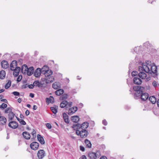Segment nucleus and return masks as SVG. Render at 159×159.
I'll use <instances>...</instances> for the list:
<instances>
[{
  "instance_id": "obj_41",
  "label": "nucleus",
  "mask_w": 159,
  "mask_h": 159,
  "mask_svg": "<svg viewBox=\"0 0 159 159\" xmlns=\"http://www.w3.org/2000/svg\"><path fill=\"white\" fill-rule=\"evenodd\" d=\"M39 81L38 80H36V81H35L34 83H33V84H34V86H37V87H38L39 84Z\"/></svg>"
},
{
  "instance_id": "obj_19",
  "label": "nucleus",
  "mask_w": 159,
  "mask_h": 159,
  "mask_svg": "<svg viewBox=\"0 0 159 159\" xmlns=\"http://www.w3.org/2000/svg\"><path fill=\"white\" fill-rule=\"evenodd\" d=\"M37 138L38 140L40 142L41 144H43L45 143L43 138L40 134H38L37 135Z\"/></svg>"
},
{
  "instance_id": "obj_39",
  "label": "nucleus",
  "mask_w": 159,
  "mask_h": 159,
  "mask_svg": "<svg viewBox=\"0 0 159 159\" xmlns=\"http://www.w3.org/2000/svg\"><path fill=\"white\" fill-rule=\"evenodd\" d=\"M59 86H58L57 83H54L52 84V87L55 89H57L58 88Z\"/></svg>"
},
{
  "instance_id": "obj_18",
  "label": "nucleus",
  "mask_w": 159,
  "mask_h": 159,
  "mask_svg": "<svg viewBox=\"0 0 159 159\" xmlns=\"http://www.w3.org/2000/svg\"><path fill=\"white\" fill-rule=\"evenodd\" d=\"M22 134L23 137L26 139H30V134L27 132L25 131L23 132Z\"/></svg>"
},
{
  "instance_id": "obj_32",
  "label": "nucleus",
  "mask_w": 159,
  "mask_h": 159,
  "mask_svg": "<svg viewBox=\"0 0 159 159\" xmlns=\"http://www.w3.org/2000/svg\"><path fill=\"white\" fill-rule=\"evenodd\" d=\"M143 45L145 47H146L148 48H149L152 47V45L150 43L148 42H147L144 43Z\"/></svg>"
},
{
  "instance_id": "obj_13",
  "label": "nucleus",
  "mask_w": 159,
  "mask_h": 159,
  "mask_svg": "<svg viewBox=\"0 0 159 159\" xmlns=\"http://www.w3.org/2000/svg\"><path fill=\"white\" fill-rule=\"evenodd\" d=\"M45 80L47 84H50L54 80V78L53 76L50 75L48 78H45Z\"/></svg>"
},
{
  "instance_id": "obj_11",
  "label": "nucleus",
  "mask_w": 159,
  "mask_h": 159,
  "mask_svg": "<svg viewBox=\"0 0 159 159\" xmlns=\"http://www.w3.org/2000/svg\"><path fill=\"white\" fill-rule=\"evenodd\" d=\"M143 71H144L143 70H139V71H140V72L138 74L139 76L142 79H145L147 77L146 74L145 73L142 72Z\"/></svg>"
},
{
  "instance_id": "obj_61",
  "label": "nucleus",
  "mask_w": 159,
  "mask_h": 159,
  "mask_svg": "<svg viewBox=\"0 0 159 159\" xmlns=\"http://www.w3.org/2000/svg\"><path fill=\"white\" fill-rule=\"evenodd\" d=\"M27 87V84H26L25 85H24L22 86V88L23 89H25Z\"/></svg>"
},
{
  "instance_id": "obj_31",
  "label": "nucleus",
  "mask_w": 159,
  "mask_h": 159,
  "mask_svg": "<svg viewBox=\"0 0 159 159\" xmlns=\"http://www.w3.org/2000/svg\"><path fill=\"white\" fill-rule=\"evenodd\" d=\"M149 101L153 104H155L156 102V99L154 96H150L149 98Z\"/></svg>"
},
{
  "instance_id": "obj_5",
  "label": "nucleus",
  "mask_w": 159,
  "mask_h": 159,
  "mask_svg": "<svg viewBox=\"0 0 159 159\" xmlns=\"http://www.w3.org/2000/svg\"><path fill=\"white\" fill-rule=\"evenodd\" d=\"M8 126L13 129H16L18 127V125L16 122L13 121L9 122Z\"/></svg>"
},
{
  "instance_id": "obj_50",
  "label": "nucleus",
  "mask_w": 159,
  "mask_h": 159,
  "mask_svg": "<svg viewBox=\"0 0 159 159\" xmlns=\"http://www.w3.org/2000/svg\"><path fill=\"white\" fill-rule=\"evenodd\" d=\"M152 84L153 86L155 88L157 86V83L155 81H154L152 82Z\"/></svg>"
},
{
  "instance_id": "obj_21",
  "label": "nucleus",
  "mask_w": 159,
  "mask_h": 159,
  "mask_svg": "<svg viewBox=\"0 0 159 159\" xmlns=\"http://www.w3.org/2000/svg\"><path fill=\"white\" fill-rule=\"evenodd\" d=\"M63 116L65 122L66 123L68 124L69 122V120L68 115L66 113H64L63 114Z\"/></svg>"
},
{
  "instance_id": "obj_10",
  "label": "nucleus",
  "mask_w": 159,
  "mask_h": 159,
  "mask_svg": "<svg viewBox=\"0 0 159 159\" xmlns=\"http://www.w3.org/2000/svg\"><path fill=\"white\" fill-rule=\"evenodd\" d=\"M88 134V131L84 129L82 130L80 137L81 138H85L87 137Z\"/></svg>"
},
{
  "instance_id": "obj_20",
  "label": "nucleus",
  "mask_w": 159,
  "mask_h": 159,
  "mask_svg": "<svg viewBox=\"0 0 159 159\" xmlns=\"http://www.w3.org/2000/svg\"><path fill=\"white\" fill-rule=\"evenodd\" d=\"M42 74H44L45 76V78L47 77L48 78L49 76L52 75V71L51 70H48L47 71L45 70V71Z\"/></svg>"
},
{
  "instance_id": "obj_48",
  "label": "nucleus",
  "mask_w": 159,
  "mask_h": 159,
  "mask_svg": "<svg viewBox=\"0 0 159 159\" xmlns=\"http://www.w3.org/2000/svg\"><path fill=\"white\" fill-rule=\"evenodd\" d=\"M72 128L74 130L77 129V124L73 125Z\"/></svg>"
},
{
  "instance_id": "obj_2",
  "label": "nucleus",
  "mask_w": 159,
  "mask_h": 159,
  "mask_svg": "<svg viewBox=\"0 0 159 159\" xmlns=\"http://www.w3.org/2000/svg\"><path fill=\"white\" fill-rule=\"evenodd\" d=\"M133 89L136 92L134 93V98H137L136 97L138 95V93H140L144 89L143 87L138 85L134 86Z\"/></svg>"
},
{
  "instance_id": "obj_33",
  "label": "nucleus",
  "mask_w": 159,
  "mask_h": 159,
  "mask_svg": "<svg viewBox=\"0 0 159 159\" xmlns=\"http://www.w3.org/2000/svg\"><path fill=\"white\" fill-rule=\"evenodd\" d=\"M11 81L10 80H8V82L6 83L5 86V89H8L11 86Z\"/></svg>"
},
{
  "instance_id": "obj_30",
  "label": "nucleus",
  "mask_w": 159,
  "mask_h": 159,
  "mask_svg": "<svg viewBox=\"0 0 159 159\" xmlns=\"http://www.w3.org/2000/svg\"><path fill=\"white\" fill-rule=\"evenodd\" d=\"M15 116V114L12 112H10L8 115L9 120H12Z\"/></svg>"
},
{
  "instance_id": "obj_29",
  "label": "nucleus",
  "mask_w": 159,
  "mask_h": 159,
  "mask_svg": "<svg viewBox=\"0 0 159 159\" xmlns=\"http://www.w3.org/2000/svg\"><path fill=\"white\" fill-rule=\"evenodd\" d=\"M64 90L62 89H59L55 92V94L58 96H60L63 93Z\"/></svg>"
},
{
  "instance_id": "obj_57",
  "label": "nucleus",
  "mask_w": 159,
  "mask_h": 159,
  "mask_svg": "<svg viewBox=\"0 0 159 159\" xmlns=\"http://www.w3.org/2000/svg\"><path fill=\"white\" fill-rule=\"evenodd\" d=\"M25 114L26 116H27L30 114V111L28 110H27L25 112Z\"/></svg>"
},
{
  "instance_id": "obj_47",
  "label": "nucleus",
  "mask_w": 159,
  "mask_h": 159,
  "mask_svg": "<svg viewBox=\"0 0 159 159\" xmlns=\"http://www.w3.org/2000/svg\"><path fill=\"white\" fill-rule=\"evenodd\" d=\"M81 130L80 131L79 129H77L76 131V134L78 135H80Z\"/></svg>"
},
{
  "instance_id": "obj_8",
  "label": "nucleus",
  "mask_w": 159,
  "mask_h": 159,
  "mask_svg": "<svg viewBox=\"0 0 159 159\" xmlns=\"http://www.w3.org/2000/svg\"><path fill=\"white\" fill-rule=\"evenodd\" d=\"M41 74H42L41 69L38 68L35 70L34 73V75L36 77H38L40 76Z\"/></svg>"
},
{
  "instance_id": "obj_1",
  "label": "nucleus",
  "mask_w": 159,
  "mask_h": 159,
  "mask_svg": "<svg viewBox=\"0 0 159 159\" xmlns=\"http://www.w3.org/2000/svg\"><path fill=\"white\" fill-rule=\"evenodd\" d=\"M151 62L149 61H147L146 63L143 64L142 66H139V70H143L147 73L150 74H153L154 75V77H156L157 75V67L155 65H152L149 64V63Z\"/></svg>"
},
{
  "instance_id": "obj_58",
  "label": "nucleus",
  "mask_w": 159,
  "mask_h": 159,
  "mask_svg": "<svg viewBox=\"0 0 159 159\" xmlns=\"http://www.w3.org/2000/svg\"><path fill=\"white\" fill-rule=\"evenodd\" d=\"M39 86H38V87L39 88H41L43 87V84L39 82Z\"/></svg>"
},
{
  "instance_id": "obj_15",
  "label": "nucleus",
  "mask_w": 159,
  "mask_h": 159,
  "mask_svg": "<svg viewBox=\"0 0 159 159\" xmlns=\"http://www.w3.org/2000/svg\"><path fill=\"white\" fill-rule=\"evenodd\" d=\"M34 68L33 66L30 67L27 70L26 73L28 75H31L33 73Z\"/></svg>"
},
{
  "instance_id": "obj_59",
  "label": "nucleus",
  "mask_w": 159,
  "mask_h": 159,
  "mask_svg": "<svg viewBox=\"0 0 159 159\" xmlns=\"http://www.w3.org/2000/svg\"><path fill=\"white\" fill-rule=\"evenodd\" d=\"M1 101L2 102H4L6 103H7L8 102L5 99H2Z\"/></svg>"
},
{
  "instance_id": "obj_54",
  "label": "nucleus",
  "mask_w": 159,
  "mask_h": 159,
  "mask_svg": "<svg viewBox=\"0 0 159 159\" xmlns=\"http://www.w3.org/2000/svg\"><path fill=\"white\" fill-rule=\"evenodd\" d=\"M79 159H87V158L85 155H84L81 157Z\"/></svg>"
},
{
  "instance_id": "obj_24",
  "label": "nucleus",
  "mask_w": 159,
  "mask_h": 159,
  "mask_svg": "<svg viewBox=\"0 0 159 159\" xmlns=\"http://www.w3.org/2000/svg\"><path fill=\"white\" fill-rule=\"evenodd\" d=\"M67 101L63 100L60 103V107L61 108L66 107V109H67Z\"/></svg>"
},
{
  "instance_id": "obj_7",
  "label": "nucleus",
  "mask_w": 159,
  "mask_h": 159,
  "mask_svg": "<svg viewBox=\"0 0 159 159\" xmlns=\"http://www.w3.org/2000/svg\"><path fill=\"white\" fill-rule=\"evenodd\" d=\"M39 147V144L37 142H33L30 144L31 148L34 150H37Z\"/></svg>"
},
{
  "instance_id": "obj_6",
  "label": "nucleus",
  "mask_w": 159,
  "mask_h": 159,
  "mask_svg": "<svg viewBox=\"0 0 159 159\" xmlns=\"http://www.w3.org/2000/svg\"><path fill=\"white\" fill-rule=\"evenodd\" d=\"M45 156V153L43 150H39L37 153V157L39 159H42Z\"/></svg>"
},
{
  "instance_id": "obj_22",
  "label": "nucleus",
  "mask_w": 159,
  "mask_h": 159,
  "mask_svg": "<svg viewBox=\"0 0 159 159\" xmlns=\"http://www.w3.org/2000/svg\"><path fill=\"white\" fill-rule=\"evenodd\" d=\"M6 74L5 71L2 70L0 71V79L1 80L4 79L5 77Z\"/></svg>"
},
{
  "instance_id": "obj_25",
  "label": "nucleus",
  "mask_w": 159,
  "mask_h": 159,
  "mask_svg": "<svg viewBox=\"0 0 159 159\" xmlns=\"http://www.w3.org/2000/svg\"><path fill=\"white\" fill-rule=\"evenodd\" d=\"M58 106L54 105V107H50V109L52 112L54 114H56L57 112Z\"/></svg>"
},
{
  "instance_id": "obj_60",
  "label": "nucleus",
  "mask_w": 159,
  "mask_h": 159,
  "mask_svg": "<svg viewBox=\"0 0 159 159\" xmlns=\"http://www.w3.org/2000/svg\"><path fill=\"white\" fill-rule=\"evenodd\" d=\"M29 96L31 98H33L34 97V93H30Z\"/></svg>"
},
{
  "instance_id": "obj_64",
  "label": "nucleus",
  "mask_w": 159,
  "mask_h": 159,
  "mask_svg": "<svg viewBox=\"0 0 159 159\" xmlns=\"http://www.w3.org/2000/svg\"><path fill=\"white\" fill-rule=\"evenodd\" d=\"M100 159H107L106 157L105 156H103L102 157H101Z\"/></svg>"
},
{
  "instance_id": "obj_12",
  "label": "nucleus",
  "mask_w": 159,
  "mask_h": 159,
  "mask_svg": "<svg viewBox=\"0 0 159 159\" xmlns=\"http://www.w3.org/2000/svg\"><path fill=\"white\" fill-rule=\"evenodd\" d=\"M20 70V68L19 67H16L15 69H14L13 75L14 76H17L19 74Z\"/></svg>"
},
{
  "instance_id": "obj_36",
  "label": "nucleus",
  "mask_w": 159,
  "mask_h": 159,
  "mask_svg": "<svg viewBox=\"0 0 159 159\" xmlns=\"http://www.w3.org/2000/svg\"><path fill=\"white\" fill-rule=\"evenodd\" d=\"M48 70V67L47 66L45 65L41 69V71H42V73L44 72L45 71V70L47 71Z\"/></svg>"
},
{
  "instance_id": "obj_52",
  "label": "nucleus",
  "mask_w": 159,
  "mask_h": 159,
  "mask_svg": "<svg viewBox=\"0 0 159 159\" xmlns=\"http://www.w3.org/2000/svg\"><path fill=\"white\" fill-rule=\"evenodd\" d=\"M80 149L82 152H84L85 151L84 148L82 146H80Z\"/></svg>"
},
{
  "instance_id": "obj_42",
  "label": "nucleus",
  "mask_w": 159,
  "mask_h": 159,
  "mask_svg": "<svg viewBox=\"0 0 159 159\" xmlns=\"http://www.w3.org/2000/svg\"><path fill=\"white\" fill-rule=\"evenodd\" d=\"M47 127L48 129H50L52 128V126L49 123H47L45 124Z\"/></svg>"
},
{
  "instance_id": "obj_55",
  "label": "nucleus",
  "mask_w": 159,
  "mask_h": 159,
  "mask_svg": "<svg viewBox=\"0 0 159 159\" xmlns=\"http://www.w3.org/2000/svg\"><path fill=\"white\" fill-rule=\"evenodd\" d=\"M145 79H146V81H148L150 80L151 78L150 76H148V77L147 76L145 78Z\"/></svg>"
},
{
  "instance_id": "obj_9",
  "label": "nucleus",
  "mask_w": 159,
  "mask_h": 159,
  "mask_svg": "<svg viewBox=\"0 0 159 159\" xmlns=\"http://www.w3.org/2000/svg\"><path fill=\"white\" fill-rule=\"evenodd\" d=\"M78 108L76 107H74L69 109L68 113L69 115H71L75 113L77 110Z\"/></svg>"
},
{
  "instance_id": "obj_62",
  "label": "nucleus",
  "mask_w": 159,
  "mask_h": 159,
  "mask_svg": "<svg viewBox=\"0 0 159 159\" xmlns=\"http://www.w3.org/2000/svg\"><path fill=\"white\" fill-rule=\"evenodd\" d=\"M20 117L21 119H24V117L22 114H20Z\"/></svg>"
},
{
  "instance_id": "obj_3",
  "label": "nucleus",
  "mask_w": 159,
  "mask_h": 159,
  "mask_svg": "<svg viewBox=\"0 0 159 159\" xmlns=\"http://www.w3.org/2000/svg\"><path fill=\"white\" fill-rule=\"evenodd\" d=\"M100 156V154L99 152H90L88 154V157L90 159H96L99 158Z\"/></svg>"
},
{
  "instance_id": "obj_35",
  "label": "nucleus",
  "mask_w": 159,
  "mask_h": 159,
  "mask_svg": "<svg viewBox=\"0 0 159 159\" xmlns=\"http://www.w3.org/2000/svg\"><path fill=\"white\" fill-rule=\"evenodd\" d=\"M47 100H48V102H49L50 103H52V102H53L54 101V98L53 97H52V96H50L49 98H46V101H47Z\"/></svg>"
},
{
  "instance_id": "obj_14",
  "label": "nucleus",
  "mask_w": 159,
  "mask_h": 159,
  "mask_svg": "<svg viewBox=\"0 0 159 159\" xmlns=\"http://www.w3.org/2000/svg\"><path fill=\"white\" fill-rule=\"evenodd\" d=\"M17 65V62L15 60L12 61L10 65V69L11 70H14L15 68Z\"/></svg>"
},
{
  "instance_id": "obj_17",
  "label": "nucleus",
  "mask_w": 159,
  "mask_h": 159,
  "mask_svg": "<svg viewBox=\"0 0 159 159\" xmlns=\"http://www.w3.org/2000/svg\"><path fill=\"white\" fill-rule=\"evenodd\" d=\"M133 82L136 84L140 85L142 83V81L139 78L135 77L133 79Z\"/></svg>"
},
{
  "instance_id": "obj_49",
  "label": "nucleus",
  "mask_w": 159,
  "mask_h": 159,
  "mask_svg": "<svg viewBox=\"0 0 159 159\" xmlns=\"http://www.w3.org/2000/svg\"><path fill=\"white\" fill-rule=\"evenodd\" d=\"M20 123L23 125H25L26 124L25 122L23 120H21L20 122Z\"/></svg>"
},
{
  "instance_id": "obj_4",
  "label": "nucleus",
  "mask_w": 159,
  "mask_h": 159,
  "mask_svg": "<svg viewBox=\"0 0 159 159\" xmlns=\"http://www.w3.org/2000/svg\"><path fill=\"white\" fill-rule=\"evenodd\" d=\"M140 97L141 100L143 101H146L149 98V94L147 93H143L142 91L140 93H138V95L137 97Z\"/></svg>"
},
{
  "instance_id": "obj_56",
  "label": "nucleus",
  "mask_w": 159,
  "mask_h": 159,
  "mask_svg": "<svg viewBox=\"0 0 159 159\" xmlns=\"http://www.w3.org/2000/svg\"><path fill=\"white\" fill-rule=\"evenodd\" d=\"M77 129H80V128L81 129V125H80V124H79L78 123L77 124Z\"/></svg>"
},
{
  "instance_id": "obj_45",
  "label": "nucleus",
  "mask_w": 159,
  "mask_h": 159,
  "mask_svg": "<svg viewBox=\"0 0 159 159\" xmlns=\"http://www.w3.org/2000/svg\"><path fill=\"white\" fill-rule=\"evenodd\" d=\"M22 75H19L17 79V82H19L22 79Z\"/></svg>"
},
{
  "instance_id": "obj_37",
  "label": "nucleus",
  "mask_w": 159,
  "mask_h": 159,
  "mask_svg": "<svg viewBox=\"0 0 159 159\" xmlns=\"http://www.w3.org/2000/svg\"><path fill=\"white\" fill-rule=\"evenodd\" d=\"M11 110H11V108L8 107V108H7L5 110V111L4 112L5 113H9L10 112H12Z\"/></svg>"
},
{
  "instance_id": "obj_53",
  "label": "nucleus",
  "mask_w": 159,
  "mask_h": 159,
  "mask_svg": "<svg viewBox=\"0 0 159 159\" xmlns=\"http://www.w3.org/2000/svg\"><path fill=\"white\" fill-rule=\"evenodd\" d=\"M28 86V87L30 89H33V88L34 87V84H30V85H29Z\"/></svg>"
},
{
  "instance_id": "obj_34",
  "label": "nucleus",
  "mask_w": 159,
  "mask_h": 159,
  "mask_svg": "<svg viewBox=\"0 0 159 159\" xmlns=\"http://www.w3.org/2000/svg\"><path fill=\"white\" fill-rule=\"evenodd\" d=\"M68 95L67 94L65 93L62 95L60 98L61 100H65L67 99Z\"/></svg>"
},
{
  "instance_id": "obj_40",
  "label": "nucleus",
  "mask_w": 159,
  "mask_h": 159,
  "mask_svg": "<svg viewBox=\"0 0 159 159\" xmlns=\"http://www.w3.org/2000/svg\"><path fill=\"white\" fill-rule=\"evenodd\" d=\"M72 102H68L67 101V109L69 107H72Z\"/></svg>"
},
{
  "instance_id": "obj_23",
  "label": "nucleus",
  "mask_w": 159,
  "mask_h": 159,
  "mask_svg": "<svg viewBox=\"0 0 159 159\" xmlns=\"http://www.w3.org/2000/svg\"><path fill=\"white\" fill-rule=\"evenodd\" d=\"M89 124L87 122H85L81 125V129L82 130L85 129L89 126Z\"/></svg>"
},
{
  "instance_id": "obj_28",
  "label": "nucleus",
  "mask_w": 159,
  "mask_h": 159,
  "mask_svg": "<svg viewBox=\"0 0 159 159\" xmlns=\"http://www.w3.org/2000/svg\"><path fill=\"white\" fill-rule=\"evenodd\" d=\"M28 67L26 65H23L21 67V71L23 73L25 74L26 73L27 70L28 69Z\"/></svg>"
},
{
  "instance_id": "obj_16",
  "label": "nucleus",
  "mask_w": 159,
  "mask_h": 159,
  "mask_svg": "<svg viewBox=\"0 0 159 159\" xmlns=\"http://www.w3.org/2000/svg\"><path fill=\"white\" fill-rule=\"evenodd\" d=\"M1 66L3 69H6L9 67V64L7 61L5 60L2 61L1 62Z\"/></svg>"
},
{
  "instance_id": "obj_26",
  "label": "nucleus",
  "mask_w": 159,
  "mask_h": 159,
  "mask_svg": "<svg viewBox=\"0 0 159 159\" xmlns=\"http://www.w3.org/2000/svg\"><path fill=\"white\" fill-rule=\"evenodd\" d=\"M71 119L74 122L77 123L80 120L79 117L77 116H75L71 117Z\"/></svg>"
},
{
  "instance_id": "obj_43",
  "label": "nucleus",
  "mask_w": 159,
  "mask_h": 159,
  "mask_svg": "<svg viewBox=\"0 0 159 159\" xmlns=\"http://www.w3.org/2000/svg\"><path fill=\"white\" fill-rule=\"evenodd\" d=\"M32 135L33 136V138H35L36 137V132L34 130V129H33V132L31 133Z\"/></svg>"
},
{
  "instance_id": "obj_51",
  "label": "nucleus",
  "mask_w": 159,
  "mask_h": 159,
  "mask_svg": "<svg viewBox=\"0 0 159 159\" xmlns=\"http://www.w3.org/2000/svg\"><path fill=\"white\" fill-rule=\"evenodd\" d=\"M102 124L105 125H107V122L106 120H103L102 121Z\"/></svg>"
},
{
  "instance_id": "obj_46",
  "label": "nucleus",
  "mask_w": 159,
  "mask_h": 159,
  "mask_svg": "<svg viewBox=\"0 0 159 159\" xmlns=\"http://www.w3.org/2000/svg\"><path fill=\"white\" fill-rule=\"evenodd\" d=\"M13 95L15 96H19L20 94L19 92L16 91H14L12 92V93Z\"/></svg>"
},
{
  "instance_id": "obj_44",
  "label": "nucleus",
  "mask_w": 159,
  "mask_h": 159,
  "mask_svg": "<svg viewBox=\"0 0 159 159\" xmlns=\"http://www.w3.org/2000/svg\"><path fill=\"white\" fill-rule=\"evenodd\" d=\"M138 72L137 71H133L131 73V75L133 76H136L137 75Z\"/></svg>"
},
{
  "instance_id": "obj_63",
  "label": "nucleus",
  "mask_w": 159,
  "mask_h": 159,
  "mask_svg": "<svg viewBox=\"0 0 159 159\" xmlns=\"http://www.w3.org/2000/svg\"><path fill=\"white\" fill-rule=\"evenodd\" d=\"M37 108V107L36 105H34L33 107V109L34 110H36Z\"/></svg>"
},
{
  "instance_id": "obj_27",
  "label": "nucleus",
  "mask_w": 159,
  "mask_h": 159,
  "mask_svg": "<svg viewBox=\"0 0 159 159\" xmlns=\"http://www.w3.org/2000/svg\"><path fill=\"white\" fill-rule=\"evenodd\" d=\"M86 145V147L88 148H90L92 146V144L91 142L88 139H86L84 141Z\"/></svg>"
},
{
  "instance_id": "obj_38",
  "label": "nucleus",
  "mask_w": 159,
  "mask_h": 159,
  "mask_svg": "<svg viewBox=\"0 0 159 159\" xmlns=\"http://www.w3.org/2000/svg\"><path fill=\"white\" fill-rule=\"evenodd\" d=\"M7 107V104L3 103L1 105H0V108H2V109H4Z\"/></svg>"
}]
</instances>
